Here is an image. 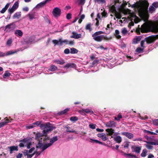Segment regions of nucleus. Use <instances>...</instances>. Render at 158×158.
<instances>
[{
  "label": "nucleus",
  "mask_w": 158,
  "mask_h": 158,
  "mask_svg": "<svg viewBox=\"0 0 158 158\" xmlns=\"http://www.w3.org/2000/svg\"><path fill=\"white\" fill-rule=\"evenodd\" d=\"M58 140L57 136H56L50 139L47 136L43 137L39 142L37 148H41L42 152L44 151L49 147L51 146L53 143Z\"/></svg>",
  "instance_id": "1"
},
{
  "label": "nucleus",
  "mask_w": 158,
  "mask_h": 158,
  "mask_svg": "<svg viewBox=\"0 0 158 158\" xmlns=\"http://www.w3.org/2000/svg\"><path fill=\"white\" fill-rule=\"evenodd\" d=\"M149 4L146 0H144L139 2V13L143 16L146 15L148 13V8Z\"/></svg>",
  "instance_id": "2"
},
{
  "label": "nucleus",
  "mask_w": 158,
  "mask_h": 158,
  "mask_svg": "<svg viewBox=\"0 0 158 158\" xmlns=\"http://www.w3.org/2000/svg\"><path fill=\"white\" fill-rule=\"evenodd\" d=\"M40 128L42 129H44L43 132L45 136H47L48 132L52 131L55 128V127L53 126L52 124L49 122L41 125Z\"/></svg>",
  "instance_id": "3"
},
{
  "label": "nucleus",
  "mask_w": 158,
  "mask_h": 158,
  "mask_svg": "<svg viewBox=\"0 0 158 158\" xmlns=\"http://www.w3.org/2000/svg\"><path fill=\"white\" fill-rule=\"evenodd\" d=\"M139 28H137L135 31L136 32L138 35L140 34V31L142 33H146L148 32V28L149 27V25L147 23H145L142 25L141 27H139Z\"/></svg>",
  "instance_id": "4"
},
{
  "label": "nucleus",
  "mask_w": 158,
  "mask_h": 158,
  "mask_svg": "<svg viewBox=\"0 0 158 158\" xmlns=\"http://www.w3.org/2000/svg\"><path fill=\"white\" fill-rule=\"evenodd\" d=\"M93 37V39L94 40L99 42L102 41L103 40H108L112 39L111 37H108L106 35H104L96 36Z\"/></svg>",
  "instance_id": "5"
},
{
  "label": "nucleus",
  "mask_w": 158,
  "mask_h": 158,
  "mask_svg": "<svg viewBox=\"0 0 158 158\" xmlns=\"http://www.w3.org/2000/svg\"><path fill=\"white\" fill-rule=\"evenodd\" d=\"M145 138L148 141H144L147 144H151L152 145H158V139H154L148 136H145Z\"/></svg>",
  "instance_id": "6"
},
{
  "label": "nucleus",
  "mask_w": 158,
  "mask_h": 158,
  "mask_svg": "<svg viewBox=\"0 0 158 158\" xmlns=\"http://www.w3.org/2000/svg\"><path fill=\"white\" fill-rule=\"evenodd\" d=\"M151 27L152 29L154 31H158V21H156L152 23L151 25ZM156 39H158V35H154Z\"/></svg>",
  "instance_id": "7"
},
{
  "label": "nucleus",
  "mask_w": 158,
  "mask_h": 158,
  "mask_svg": "<svg viewBox=\"0 0 158 158\" xmlns=\"http://www.w3.org/2000/svg\"><path fill=\"white\" fill-rule=\"evenodd\" d=\"M15 25L14 23L8 24L5 26L4 31L6 32H9L10 31L13 30L15 28Z\"/></svg>",
  "instance_id": "8"
},
{
  "label": "nucleus",
  "mask_w": 158,
  "mask_h": 158,
  "mask_svg": "<svg viewBox=\"0 0 158 158\" xmlns=\"http://www.w3.org/2000/svg\"><path fill=\"white\" fill-rule=\"evenodd\" d=\"M156 39L154 35H152L145 38L144 40L147 44H150Z\"/></svg>",
  "instance_id": "9"
},
{
  "label": "nucleus",
  "mask_w": 158,
  "mask_h": 158,
  "mask_svg": "<svg viewBox=\"0 0 158 158\" xmlns=\"http://www.w3.org/2000/svg\"><path fill=\"white\" fill-rule=\"evenodd\" d=\"M61 42V44L64 43L66 45L68 44L70 46H73L75 44V42L74 40H60Z\"/></svg>",
  "instance_id": "10"
},
{
  "label": "nucleus",
  "mask_w": 158,
  "mask_h": 158,
  "mask_svg": "<svg viewBox=\"0 0 158 158\" xmlns=\"http://www.w3.org/2000/svg\"><path fill=\"white\" fill-rule=\"evenodd\" d=\"M52 14L55 17L59 16L61 14V10L59 8L55 7L53 10Z\"/></svg>",
  "instance_id": "11"
},
{
  "label": "nucleus",
  "mask_w": 158,
  "mask_h": 158,
  "mask_svg": "<svg viewBox=\"0 0 158 158\" xmlns=\"http://www.w3.org/2000/svg\"><path fill=\"white\" fill-rule=\"evenodd\" d=\"M29 139L28 138H24L22 140H20L19 141L20 142H21L19 146L20 147H23L24 146V143H27L29 142Z\"/></svg>",
  "instance_id": "12"
},
{
  "label": "nucleus",
  "mask_w": 158,
  "mask_h": 158,
  "mask_svg": "<svg viewBox=\"0 0 158 158\" xmlns=\"http://www.w3.org/2000/svg\"><path fill=\"white\" fill-rule=\"evenodd\" d=\"M82 35L80 34H78L75 31H73L72 32V35L70 36L72 38L78 39L81 38Z\"/></svg>",
  "instance_id": "13"
},
{
  "label": "nucleus",
  "mask_w": 158,
  "mask_h": 158,
  "mask_svg": "<svg viewBox=\"0 0 158 158\" xmlns=\"http://www.w3.org/2000/svg\"><path fill=\"white\" fill-rule=\"evenodd\" d=\"M122 135L125 136L129 139H131L133 137V135L132 134L126 132H122Z\"/></svg>",
  "instance_id": "14"
},
{
  "label": "nucleus",
  "mask_w": 158,
  "mask_h": 158,
  "mask_svg": "<svg viewBox=\"0 0 158 158\" xmlns=\"http://www.w3.org/2000/svg\"><path fill=\"white\" fill-rule=\"evenodd\" d=\"M8 148L9 149L10 153V154H12L13 151H17L18 150V147L17 146H12L10 147H8Z\"/></svg>",
  "instance_id": "15"
},
{
  "label": "nucleus",
  "mask_w": 158,
  "mask_h": 158,
  "mask_svg": "<svg viewBox=\"0 0 158 158\" xmlns=\"http://www.w3.org/2000/svg\"><path fill=\"white\" fill-rule=\"evenodd\" d=\"M106 126L108 127H113L115 126V123L113 121H110L106 123Z\"/></svg>",
  "instance_id": "16"
},
{
  "label": "nucleus",
  "mask_w": 158,
  "mask_h": 158,
  "mask_svg": "<svg viewBox=\"0 0 158 158\" xmlns=\"http://www.w3.org/2000/svg\"><path fill=\"white\" fill-rule=\"evenodd\" d=\"M106 131L108 132L107 134V136H111L114 133V130L112 128H108L106 129Z\"/></svg>",
  "instance_id": "17"
},
{
  "label": "nucleus",
  "mask_w": 158,
  "mask_h": 158,
  "mask_svg": "<svg viewBox=\"0 0 158 158\" xmlns=\"http://www.w3.org/2000/svg\"><path fill=\"white\" fill-rule=\"evenodd\" d=\"M54 62L57 64L62 65L65 63L64 60L60 59V60H54Z\"/></svg>",
  "instance_id": "18"
},
{
  "label": "nucleus",
  "mask_w": 158,
  "mask_h": 158,
  "mask_svg": "<svg viewBox=\"0 0 158 158\" xmlns=\"http://www.w3.org/2000/svg\"><path fill=\"white\" fill-rule=\"evenodd\" d=\"M69 109L67 108L63 111H59L58 112L57 114L59 115H61L66 114L68 111H69Z\"/></svg>",
  "instance_id": "19"
},
{
  "label": "nucleus",
  "mask_w": 158,
  "mask_h": 158,
  "mask_svg": "<svg viewBox=\"0 0 158 158\" xmlns=\"http://www.w3.org/2000/svg\"><path fill=\"white\" fill-rule=\"evenodd\" d=\"M21 12H18L15 13L13 16V19L17 18L19 19L21 17Z\"/></svg>",
  "instance_id": "20"
},
{
  "label": "nucleus",
  "mask_w": 158,
  "mask_h": 158,
  "mask_svg": "<svg viewBox=\"0 0 158 158\" xmlns=\"http://www.w3.org/2000/svg\"><path fill=\"white\" fill-rule=\"evenodd\" d=\"M114 139L115 141L118 143H120L122 141V139L120 136H118L114 137Z\"/></svg>",
  "instance_id": "21"
},
{
  "label": "nucleus",
  "mask_w": 158,
  "mask_h": 158,
  "mask_svg": "<svg viewBox=\"0 0 158 158\" xmlns=\"http://www.w3.org/2000/svg\"><path fill=\"white\" fill-rule=\"evenodd\" d=\"M62 40V39H59L58 40H52V42L55 44V45L58 44H59L60 45H62L63 44H61V42L60 41V40Z\"/></svg>",
  "instance_id": "22"
},
{
  "label": "nucleus",
  "mask_w": 158,
  "mask_h": 158,
  "mask_svg": "<svg viewBox=\"0 0 158 158\" xmlns=\"http://www.w3.org/2000/svg\"><path fill=\"white\" fill-rule=\"evenodd\" d=\"M76 65L74 63H68L66 64L64 66V67L67 68H75L76 67Z\"/></svg>",
  "instance_id": "23"
},
{
  "label": "nucleus",
  "mask_w": 158,
  "mask_h": 158,
  "mask_svg": "<svg viewBox=\"0 0 158 158\" xmlns=\"http://www.w3.org/2000/svg\"><path fill=\"white\" fill-rule=\"evenodd\" d=\"M46 3L45 2V1H44L43 2H41L40 3L38 4L36 6L37 8H40L43 7L46 4Z\"/></svg>",
  "instance_id": "24"
},
{
  "label": "nucleus",
  "mask_w": 158,
  "mask_h": 158,
  "mask_svg": "<svg viewBox=\"0 0 158 158\" xmlns=\"http://www.w3.org/2000/svg\"><path fill=\"white\" fill-rule=\"evenodd\" d=\"M92 24L91 23H89L87 24L85 27V29L86 30H89L90 32L92 30V28L91 27Z\"/></svg>",
  "instance_id": "25"
},
{
  "label": "nucleus",
  "mask_w": 158,
  "mask_h": 158,
  "mask_svg": "<svg viewBox=\"0 0 158 158\" xmlns=\"http://www.w3.org/2000/svg\"><path fill=\"white\" fill-rule=\"evenodd\" d=\"M45 136L44 135V134L43 133V135L41 134L40 133H37L35 135V139H38L40 138V137H41L40 139L39 140V141L41 139L43 138V137H44Z\"/></svg>",
  "instance_id": "26"
},
{
  "label": "nucleus",
  "mask_w": 158,
  "mask_h": 158,
  "mask_svg": "<svg viewBox=\"0 0 158 158\" xmlns=\"http://www.w3.org/2000/svg\"><path fill=\"white\" fill-rule=\"evenodd\" d=\"M132 149H134V151L137 153H140V150H141V148L139 147H136L135 148H134V146L131 147Z\"/></svg>",
  "instance_id": "27"
},
{
  "label": "nucleus",
  "mask_w": 158,
  "mask_h": 158,
  "mask_svg": "<svg viewBox=\"0 0 158 158\" xmlns=\"http://www.w3.org/2000/svg\"><path fill=\"white\" fill-rule=\"evenodd\" d=\"M119 31L118 30H115V33L114 34V35L118 39H120L121 38V36L119 35Z\"/></svg>",
  "instance_id": "28"
},
{
  "label": "nucleus",
  "mask_w": 158,
  "mask_h": 158,
  "mask_svg": "<svg viewBox=\"0 0 158 158\" xmlns=\"http://www.w3.org/2000/svg\"><path fill=\"white\" fill-rule=\"evenodd\" d=\"M115 17L116 18L120 19L121 18L122 16L120 13L118 12L117 11L114 13Z\"/></svg>",
  "instance_id": "29"
},
{
  "label": "nucleus",
  "mask_w": 158,
  "mask_h": 158,
  "mask_svg": "<svg viewBox=\"0 0 158 158\" xmlns=\"http://www.w3.org/2000/svg\"><path fill=\"white\" fill-rule=\"evenodd\" d=\"M104 33V32L101 31H97L94 33L92 35V37L96 36H99V35L103 34Z\"/></svg>",
  "instance_id": "30"
},
{
  "label": "nucleus",
  "mask_w": 158,
  "mask_h": 158,
  "mask_svg": "<svg viewBox=\"0 0 158 158\" xmlns=\"http://www.w3.org/2000/svg\"><path fill=\"white\" fill-rule=\"evenodd\" d=\"M78 50L75 48H70V53L71 54L77 53L78 52Z\"/></svg>",
  "instance_id": "31"
},
{
  "label": "nucleus",
  "mask_w": 158,
  "mask_h": 158,
  "mask_svg": "<svg viewBox=\"0 0 158 158\" xmlns=\"http://www.w3.org/2000/svg\"><path fill=\"white\" fill-rule=\"evenodd\" d=\"M57 69V68L54 65L52 64L50 66V71H53Z\"/></svg>",
  "instance_id": "32"
},
{
  "label": "nucleus",
  "mask_w": 158,
  "mask_h": 158,
  "mask_svg": "<svg viewBox=\"0 0 158 158\" xmlns=\"http://www.w3.org/2000/svg\"><path fill=\"white\" fill-rule=\"evenodd\" d=\"M15 34L18 35L19 36H21L23 35V33L20 30H17L15 31Z\"/></svg>",
  "instance_id": "33"
},
{
  "label": "nucleus",
  "mask_w": 158,
  "mask_h": 158,
  "mask_svg": "<svg viewBox=\"0 0 158 158\" xmlns=\"http://www.w3.org/2000/svg\"><path fill=\"white\" fill-rule=\"evenodd\" d=\"M70 120L72 122H76L78 120V118L76 116H72L70 117Z\"/></svg>",
  "instance_id": "34"
},
{
  "label": "nucleus",
  "mask_w": 158,
  "mask_h": 158,
  "mask_svg": "<svg viewBox=\"0 0 158 158\" xmlns=\"http://www.w3.org/2000/svg\"><path fill=\"white\" fill-rule=\"evenodd\" d=\"M17 52L16 51H13L12 50L7 52L6 54V56H8L15 54Z\"/></svg>",
  "instance_id": "35"
},
{
  "label": "nucleus",
  "mask_w": 158,
  "mask_h": 158,
  "mask_svg": "<svg viewBox=\"0 0 158 158\" xmlns=\"http://www.w3.org/2000/svg\"><path fill=\"white\" fill-rule=\"evenodd\" d=\"M147 151L146 149H144L143 150L141 154V156L143 157L146 156L147 155Z\"/></svg>",
  "instance_id": "36"
},
{
  "label": "nucleus",
  "mask_w": 158,
  "mask_h": 158,
  "mask_svg": "<svg viewBox=\"0 0 158 158\" xmlns=\"http://www.w3.org/2000/svg\"><path fill=\"white\" fill-rule=\"evenodd\" d=\"M110 10L113 13H114L115 11H116L115 6L114 5H112L110 8Z\"/></svg>",
  "instance_id": "37"
},
{
  "label": "nucleus",
  "mask_w": 158,
  "mask_h": 158,
  "mask_svg": "<svg viewBox=\"0 0 158 158\" xmlns=\"http://www.w3.org/2000/svg\"><path fill=\"white\" fill-rule=\"evenodd\" d=\"M156 9L152 5L150 6L149 8V11L150 13H152Z\"/></svg>",
  "instance_id": "38"
},
{
  "label": "nucleus",
  "mask_w": 158,
  "mask_h": 158,
  "mask_svg": "<svg viewBox=\"0 0 158 158\" xmlns=\"http://www.w3.org/2000/svg\"><path fill=\"white\" fill-rule=\"evenodd\" d=\"M19 6V2H15L12 6V7L13 8L16 10V9H17Z\"/></svg>",
  "instance_id": "39"
},
{
  "label": "nucleus",
  "mask_w": 158,
  "mask_h": 158,
  "mask_svg": "<svg viewBox=\"0 0 158 158\" xmlns=\"http://www.w3.org/2000/svg\"><path fill=\"white\" fill-rule=\"evenodd\" d=\"M10 75V73L8 71H6L3 75V77L4 78L6 77H9Z\"/></svg>",
  "instance_id": "40"
},
{
  "label": "nucleus",
  "mask_w": 158,
  "mask_h": 158,
  "mask_svg": "<svg viewBox=\"0 0 158 158\" xmlns=\"http://www.w3.org/2000/svg\"><path fill=\"white\" fill-rule=\"evenodd\" d=\"M28 15L31 20L35 18V15L34 14H29Z\"/></svg>",
  "instance_id": "41"
},
{
  "label": "nucleus",
  "mask_w": 158,
  "mask_h": 158,
  "mask_svg": "<svg viewBox=\"0 0 158 158\" xmlns=\"http://www.w3.org/2000/svg\"><path fill=\"white\" fill-rule=\"evenodd\" d=\"M122 118V115L120 113H119L117 115V117H115L114 118V119L115 120L117 121H119L120 119Z\"/></svg>",
  "instance_id": "42"
},
{
  "label": "nucleus",
  "mask_w": 158,
  "mask_h": 158,
  "mask_svg": "<svg viewBox=\"0 0 158 158\" xmlns=\"http://www.w3.org/2000/svg\"><path fill=\"white\" fill-rule=\"evenodd\" d=\"M90 139L93 141L94 142H95L96 143H98L99 144H101L102 145L103 144V143L102 142L100 141L97 139Z\"/></svg>",
  "instance_id": "43"
},
{
  "label": "nucleus",
  "mask_w": 158,
  "mask_h": 158,
  "mask_svg": "<svg viewBox=\"0 0 158 158\" xmlns=\"http://www.w3.org/2000/svg\"><path fill=\"white\" fill-rule=\"evenodd\" d=\"M144 132L147 133L148 134H150L151 135H157V134L155 133H154V132H152V131H148L146 130H144Z\"/></svg>",
  "instance_id": "44"
},
{
  "label": "nucleus",
  "mask_w": 158,
  "mask_h": 158,
  "mask_svg": "<svg viewBox=\"0 0 158 158\" xmlns=\"http://www.w3.org/2000/svg\"><path fill=\"white\" fill-rule=\"evenodd\" d=\"M15 10L12 7L11 8H9L8 10V11L9 13L11 15V14L14 12Z\"/></svg>",
  "instance_id": "45"
},
{
  "label": "nucleus",
  "mask_w": 158,
  "mask_h": 158,
  "mask_svg": "<svg viewBox=\"0 0 158 158\" xmlns=\"http://www.w3.org/2000/svg\"><path fill=\"white\" fill-rule=\"evenodd\" d=\"M143 48H138L136 50V51L138 53H141L143 52Z\"/></svg>",
  "instance_id": "46"
},
{
  "label": "nucleus",
  "mask_w": 158,
  "mask_h": 158,
  "mask_svg": "<svg viewBox=\"0 0 158 158\" xmlns=\"http://www.w3.org/2000/svg\"><path fill=\"white\" fill-rule=\"evenodd\" d=\"M41 123L42 121H36L35 122L33 123V125H35L37 126H40V127L41 125L43 124L42 123Z\"/></svg>",
  "instance_id": "47"
},
{
  "label": "nucleus",
  "mask_w": 158,
  "mask_h": 158,
  "mask_svg": "<svg viewBox=\"0 0 158 158\" xmlns=\"http://www.w3.org/2000/svg\"><path fill=\"white\" fill-rule=\"evenodd\" d=\"M141 39V36H139L137 37L135 39H134V40H135V41H134V43L135 44H137L138 43V42L140 41Z\"/></svg>",
  "instance_id": "48"
},
{
  "label": "nucleus",
  "mask_w": 158,
  "mask_h": 158,
  "mask_svg": "<svg viewBox=\"0 0 158 158\" xmlns=\"http://www.w3.org/2000/svg\"><path fill=\"white\" fill-rule=\"evenodd\" d=\"M127 31L126 28H123L122 30V33L124 35H125L127 34Z\"/></svg>",
  "instance_id": "49"
},
{
  "label": "nucleus",
  "mask_w": 158,
  "mask_h": 158,
  "mask_svg": "<svg viewBox=\"0 0 158 158\" xmlns=\"http://www.w3.org/2000/svg\"><path fill=\"white\" fill-rule=\"evenodd\" d=\"M9 118L10 119V120L8 119L7 118V117L5 118L6 121L2 122H6V124H7V123H9L11 122V121H12L13 120V119L10 118V117H9Z\"/></svg>",
  "instance_id": "50"
},
{
  "label": "nucleus",
  "mask_w": 158,
  "mask_h": 158,
  "mask_svg": "<svg viewBox=\"0 0 158 158\" xmlns=\"http://www.w3.org/2000/svg\"><path fill=\"white\" fill-rule=\"evenodd\" d=\"M151 144H147L146 146V148L149 150H151L153 149V146H152Z\"/></svg>",
  "instance_id": "51"
},
{
  "label": "nucleus",
  "mask_w": 158,
  "mask_h": 158,
  "mask_svg": "<svg viewBox=\"0 0 158 158\" xmlns=\"http://www.w3.org/2000/svg\"><path fill=\"white\" fill-rule=\"evenodd\" d=\"M152 123L153 125L155 126H158V119L152 120Z\"/></svg>",
  "instance_id": "52"
},
{
  "label": "nucleus",
  "mask_w": 158,
  "mask_h": 158,
  "mask_svg": "<svg viewBox=\"0 0 158 158\" xmlns=\"http://www.w3.org/2000/svg\"><path fill=\"white\" fill-rule=\"evenodd\" d=\"M152 5L156 9L158 7V2H154Z\"/></svg>",
  "instance_id": "53"
},
{
  "label": "nucleus",
  "mask_w": 158,
  "mask_h": 158,
  "mask_svg": "<svg viewBox=\"0 0 158 158\" xmlns=\"http://www.w3.org/2000/svg\"><path fill=\"white\" fill-rule=\"evenodd\" d=\"M95 2H100L102 4L105 3H106L105 0H94Z\"/></svg>",
  "instance_id": "54"
},
{
  "label": "nucleus",
  "mask_w": 158,
  "mask_h": 158,
  "mask_svg": "<svg viewBox=\"0 0 158 158\" xmlns=\"http://www.w3.org/2000/svg\"><path fill=\"white\" fill-rule=\"evenodd\" d=\"M128 157H130L131 158H138L135 155H133L131 153H129V156Z\"/></svg>",
  "instance_id": "55"
},
{
  "label": "nucleus",
  "mask_w": 158,
  "mask_h": 158,
  "mask_svg": "<svg viewBox=\"0 0 158 158\" xmlns=\"http://www.w3.org/2000/svg\"><path fill=\"white\" fill-rule=\"evenodd\" d=\"M85 112L87 113H93V111L91 110L88 109H84Z\"/></svg>",
  "instance_id": "56"
},
{
  "label": "nucleus",
  "mask_w": 158,
  "mask_h": 158,
  "mask_svg": "<svg viewBox=\"0 0 158 158\" xmlns=\"http://www.w3.org/2000/svg\"><path fill=\"white\" fill-rule=\"evenodd\" d=\"M12 43L11 39H9L6 42V44L8 46H10Z\"/></svg>",
  "instance_id": "57"
},
{
  "label": "nucleus",
  "mask_w": 158,
  "mask_h": 158,
  "mask_svg": "<svg viewBox=\"0 0 158 158\" xmlns=\"http://www.w3.org/2000/svg\"><path fill=\"white\" fill-rule=\"evenodd\" d=\"M72 18V15L70 13H68L66 16V18L68 19H70Z\"/></svg>",
  "instance_id": "58"
},
{
  "label": "nucleus",
  "mask_w": 158,
  "mask_h": 158,
  "mask_svg": "<svg viewBox=\"0 0 158 158\" xmlns=\"http://www.w3.org/2000/svg\"><path fill=\"white\" fill-rule=\"evenodd\" d=\"M96 125L95 124H90L89 125V127L93 129H94L96 128Z\"/></svg>",
  "instance_id": "59"
},
{
  "label": "nucleus",
  "mask_w": 158,
  "mask_h": 158,
  "mask_svg": "<svg viewBox=\"0 0 158 158\" xmlns=\"http://www.w3.org/2000/svg\"><path fill=\"white\" fill-rule=\"evenodd\" d=\"M78 112L81 115H84L85 113V110L84 109L80 110H79Z\"/></svg>",
  "instance_id": "60"
},
{
  "label": "nucleus",
  "mask_w": 158,
  "mask_h": 158,
  "mask_svg": "<svg viewBox=\"0 0 158 158\" xmlns=\"http://www.w3.org/2000/svg\"><path fill=\"white\" fill-rule=\"evenodd\" d=\"M64 53L65 54H68L70 53V50L69 48H66L64 51Z\"/></svg>",
  "instance_id": "61"
},
{
  "label": "nucleus",
  "mask_w": 158,
  "mask_h": 158,
  "mask_svg": "<svg viewBox=\"0 0 158 158\" xmlns=\"http://www.w3.org/2000/svg\"><path fill=\"white\" fill-rule=\"evenodd\" d=\"M67 132H69V133H74L76 134H78V133L77 131H75V130H73L72 129L71 131H67Z\"/></svg>",
  "instance_id": "62"
},
{
  "label": "nucleus",
  "mask_w": 158,
  "mask_h": 158,
  "mask_svg": "<svg viewBox=\"0 0 158 158\" xmlns=\"http://www.w3.org/2000/svg\"><path fill=\"white\" fill-rule=\"evenodd\" d=\"M103 141H106L107 139V138L106 136V135H103L101 138Z\"/></svg>",
  "instance_id": "63"
},
{
  "label": "nucleus",
  "mask_w": 158,
  "mask_h": 158,
  "mask_svg": "<svg viewBox=\"0 0 158 158\" xmlns=\"http://www.w3.org/2000/svg\"><path fill=\"white\" fill-rule=\"evenodd\" d=\"M102 15L103 16L107 17V13L106 12L105 10H104L103 12L102 13Z\"/></svg>",
  "instance_id": "64"
}]
</instances>
